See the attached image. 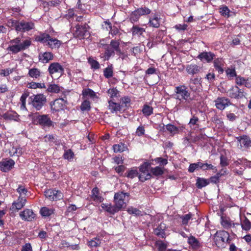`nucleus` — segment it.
<instances>
[{
	"mask_svg": "<svg viewBox=\"0 0 251 251\" xmlns=\"http://www.w3.org/2000/svg\"><path fill=\"white\" fill-rule=\"evenodd\" d=\"M226 73L227 77L230 79L232 78L233 77H236V76H237L235 68H227L226 70Z\"/></svg>",
	"mask_w": 251,
	"mask_h": 251,
	"instance_id": "obj_59",
	"label": "nucleus"
},
{
	"mask_svg": "<svg viewBox=\"0 0 251 251\" xmlns=\"http://www.w3.org/2000/svg\"><path fill=\"white\" fill-rule=\"evenodd\" d=\"M107 93L112 99L117 98L119 97V91L116 89V88L109 89L107 90Z\"/></svg>",
	"mask_w": 251,
	"mask_h": 251,
	"instance_id": "obj_47",
	"label": "nucleus"
},
{
	"mask_svg": "<svg viewBox=\"0 0 251 251\" xmlns=\"http://www.w3.org/2000/svg\"><path fill=\"white\" fill-rule=\"evenodd\" d=\"M65 90L63 88H60L59 86L55 84H51L48 86L47 91L50 93H58L60 92L62 94V91Z\"/></svg>",
	"mask_w": 251,
	"mask_h": 251,
	"instance_id": "obj_33",
	"label": "nucleus"
},
{
	"mask_svg": "<svg viewBox=\"0 0 251 251\" xmlns=\"http://www.w3.org/2000/svg\"><path fill=\"white\" fill-rule=\"evenodd\" d=\"M19 215L22 220L27 221H31L35 217L33 211L29 209H25L21 212Z\"/></svg>",
	"mask_w": 251,
	"mask_h": 251,
	"instance_id": "obj_14",
	"label": "nucleus"
},
{
	"mask_svg": "<svg viewBox=\"0 0 251 251\" xmlns=\"http://www.w3.org/2000/svg\"><path fill=\"white\" fill-rule=\"evenodd\" d=\"M127 211L129 214L138 216H142V212L139 209L132 206L128 207Z\"/></svg>",
	"mask_w": 251,
	"mask_h": 251,
	"instance_id": "obj_51",
	"label": "nucleus"
},
{
	"mask_svg": "<svg viewBox=\"0 0 251 251\" xmlns=\"http://www.w3.org/2000/svg\"><path fill=\"white\" fill-rule=\"evenodd\" d=\"M113 68L112 65L108 66L107 67L105 68L103 70V75L106 78H109L113 76Z\"/></svg>",
	"mask_w": 251,
	"mask_h": 251,
	"instance_id": "obj_48",
	"label": "nucleus"
},
{
	"mask_svg": "<svg viewBox=\"0 0 251 251\" xmlns=\"http://www.w3.org/2000/svg\"><path fill=\"white\" fill-rule=\"evenodd\" d=\"M70 91L68 90H64L62 91V97L56 99L51 104V110L54 111H59L63 110L66 106L67 100H66V96L68 95Z\"/></svg>",
	"mask_w": 251,
	"mask_h": 251,
	"instance_id": "obj_5",
	"label": "nucleus"
},
{
	"mask_svg": "<svg viewBox=\"0 0 251 251\" xmlns=\"http://www.w3.org/2000/svg\"><path fill=\"white\" fill-rule=\"evenodd\" d=\"M166 226L164 223H161L156 228L154 229V233L157 236L162 238L166 237V233L165 230L166 229Z\"/></svg>",
	"mask_w": 251,
	"mask_h": 251,
	"instance_id": "obj_22",
	"label": "nucleus"
},
{
	"mask_svg": "<svg viewBox=\"0 0 251 251\" xmlns=\"http://www.w3.org/2000/svg\"><path fill=\"white\" fill-rule=\"evenodd\" d=\"M230 156L227 155L225 150H221V167H226L229 164Z\"/></svg>",
	"mask_w": 251,
	"mask_h": 251,
	"instance_id": "obj_21",
	"label": "nucleus"
},
{
	"mask_svg": "<svg viewBox=\"0 0 251 251\" xmlns=\"http://www.w3.org/2000/svg\"><path fill=\"white\" fill-rule=\"evenodd\" d=\"M159 127L160 128V130H162L163 131L166 127L167 131L173 135L176 134L179 132L178 127L171 124H168L166 126H165L164 124H161L159 125Z\"/></svg>",
	"mask_w": 251,
	"mask_h": 251,
	"instance_id": "obj_23",
	"label": "nucleus"
},
{
	"mask_svg": "<svg viewBox=\"0 0 251 251\" xmlns=\"http://www.w3.org/2000/svg\"><path fill=\"white\" fill-rule=\"evenodd\" d=\"M143 115L147 117L153 114V109L152 106L148 104H144L142 110Z\"/></svg>",
	"mask_w": 251,
	"mask_h": 251,
	"instance_id": "obj_39",
	"label": "nucleus"
},
{
	"mask_svg": "<svg viewBox=\"0 0 251 251\" xmlns=\"http://www.w3.org/2000/svg\"><path fill=\"white\" fill-rule=\"evenodd\" d=\"M29 103L37 110H40L47 101L46 97L43 94L33 95L29 97Z\"/></svg>",
	"mask_w": 251,
	"mask_h": 251,
	"instance_id": "obj_6",
	"label": "nucleus"
},
{
	"mask_svg": "<svg viewBox=\"0 0 251 251\" xmlns=\"http://www.w3.org/2000/svg\"><path fill=\"white\" fill-rule=\"evenodd\" d=\"M101 243V240L98 237L94 238L89 241L87 245L90 248H97L100 246Z\"/></svg>",
	"mask_w": 251,
	"mask_h": 251,
	"instance_id": "obj_38",
	"label": "nucleus"
},
{
	"mask_svg": "<svg viewBox=\"0 0 251 251\" xmlns=\"http://www.w3.org/2000/svg\"><path fill=\"white\" fill-rule=\"evenodd\" d=\"M16 191L19 194L18 197L26 198L28 195V190L25 185H19L16 189Z\"/></svg>",
	"mask_w": 251,
	"mask_h": 251,
	"instance_id": "obj_37",
	"label": "nucleus"
},
{
	"mask_svg": "<svg viewBox=\"0 0 251 251\" xmlns=\"http://www.w3.org/2000/svg\"><path fill=\"white\" fill-rule=\"evenodd\" d=\"M6 25L11 29H15L17 32L23 33L28 32L35 27L33 22L25 20H16L10 19L7 20Z\"/></svg>",
	"mask_w": 251,
	"mask_h": 251,
	"instance_id": "obj_2",
	"label": "nucleus"
},
{
	"mask_svg": "<svg viewBox=\"0 0 251 251\" xmlns=\"http://www.w3.org/2000/svg\"><path fill=\"white\" fill-rule=\"evenodd\" d=\"M80 109L82 111H88L91 109L90 102L88 100H84L80 105Z\"/></svg>",
	"mask_w": 251,
	"mask_h": 251,
	"instance_id": "obj_53",
	"label": "nucleus"
},
{
	"mask_svg": "<svg viewBox=\"0 0 251 251\" xmlns=\"http://www.w3.org/2000/svg\"><path fill=\"white\" fill-rule=\"evenodd\" d=\"M151 175L150 173H141L139 176V180L142 182L150 179L151 178Z\"/></svg>",
	"mask_w": 251,
	"mask_h": 251,
	"instance_id": "obj_62",
	"label": "nucleus"
},
{
	"mask_svg": "<svg viewBox=\"0 0 251 251\" xmlns=\"http://www.w3.org/2000/svg\"><path fill=\"white\" fill-rule=\"evenodd\" d=\"M109 33L111 34L113 37L117 35H121V33L120 32L118 28L115 26H112V25L110 26V30Z\"/></svg>",
	"mask_w": 251,
	"mask_h": 251,
	"instance_id": "obj_61",
	"label": "nucleus"
},
{
	"mask_svg": "<svg viewBox=\"0 0 251 251\" xmlns=\"http://www.w3.org/2000/svg\"><path fill=\"white\" fill-rule=\"evenodd\" d=\"M53 58V54L50 52H45L39 55V61L43 63H47Z\"/></svg>",
	"mask_w": 251,
	"mask_h": 251,
	"instance_id": "obj_27",
	"label": "nucleus"
},
{
	"mask_svg": "<svg viewBox=\"0 0 251 251\" xmlns=\"http://www.w3.org/2000/svg\"><path fill=\"white\" fill-rule=\"evenodd\" d=\"M221 240L224 242L230 244L231 238H230L229 233L224 230L221 231Z\"/></svg>",
	"mask_w": 251,
	"mask_h": 251,
	"instance_id": "obj_43",
	"label": "nucleus"
},
{
	"mask_svg": "<svg viewBox=\"0 0 251 251\" xmlns=\"http://www.w3.org/2000/svg\"><path fill=\"white\" fill-rule=\"evenodd\" d=\"M201 169L203 171H206L211 170L214 173L216 172L217 169L216 167L214 166L211 164H208L207 163H204L202 162Z\"/></svg>",
	"mask_w": 251,
	"mask_h": 251,
	"instance_id": "obj_56",
	"label": "nucleus"
},
{
	"mask_svg": "<svg viewBox=\"0 0 251 251\" xmlns=\"http://www.w3.org/2000/svg\"><path fill=\"white\" fill-rule=\"evenodd\" d=\"M104 50V57L105 60H108L110 57L114 55L115 51L113 50L112 48L110 47L109 44L106 46Z\"/></svg>",
	"mask_w": 251,
	"mask_h": 251,
	"instance_id": "obj_35",
	"label": "nucleus"
},
{
	"mask_svg": "<svg viewBox=\"0 0 251 251\" xmlns=\"http://www.w3.org/2000/svg\"><path fill=\"white\" fill-rule=\"evenodd\" d=\"M233 13H234L231 11L228 7L226 5H223L221 7V15L226 18H229L231 16Z\"/></svg>",
	"mask_w": 251,
	"mask_h": 251,
	"instance_id": "obj_42",
	"label": "nucleus"
},
{
	"mask_svg": "<svg viewBox=\"0 0 251 251\" xmlns=\"http://www.w3.org/2000/svg\"><path fill=\"white\" fill-rule=\"evenodd\" d=\"M110 47H111L113 50L116 52L118 53H121V49L120 48V42L118 40H112L109 44Z\"/></svg>",
	"mask_w": 251,
	"mask_h": 251,
	"instance_id": "obj_44",
	"label": "nucleus"
},
{
	"mask_svg": "<svg viewBox=\"0 0 251 251\" xmlns=\"http://www.w3.org/2000/svg\"><path fill=\"white\" fill-rule=\"evenodd\" d=\"M6 121H15L19 120V116L14 111H8L1 116Z\"/></svg>",
	"mask_w": 251,
	"mask_h": 251,
	"instance_id": "obj_20",
	"label": "nucleus"
},
{
	"mask_svg": "<svg viewBox=\"0 0 251 251\" xmlns=\"http://www.w3.org/2000/svg\"><path fill=\"white\" fill-rule=\"evenodd\" d=\"M186 70L189 74L194 75L200 72V67L196 64H191L186 66Z\"/></svg>",
	"mask_w": 251,
	"mask_h": 251,
	"instance_id": "obj_29",
	"label": "nucleus"
},
{
	"mask_svg": "<svg viewBox=\"0 0 251 251\" xmlns=\"http://www.w3.org/2000/svg\"><path fill=\"white\" fill-rule=\"evenodd\" d=\"M136 10L140 14V17L149 15L151 12V10L150 9L145 6H141V7L136 9Z\"/></svg>",
	"mask_w": 251,
	"mask_h": 251,
	"instance_id": "obj_46",
	"label": "nucleus"
},
{
	"mask_svg": "<svg viewBox=\"0 0 251 251\" xmlns=\"http://www.w3.org/2000/svg\"><path fill=\"white\" fill-rule=\"evenodd\" d=\"M160 18L157 14L150 17L148 25L149 27L158 28L160 25Z\"/></svg>",
	"mask_w": 251,
	"mask_h": 251,
	"instance_id": "obj_19",
	"label": "nucleus"
},
{
	"mask_svg": "<svg viewBox=\"0 0 251 251\" xmlns=\"http://www.w3.org/2000/svg\"><path fill=\"white\" fill-rule=\"evenodd\" d=\"M41 215L43 217H49L54 213V209L47 207H42L40 210Z\"/></svg>",
	"mask_w": 251,
	"mask_h": 251,
	"instance_id": "obj_41",
	"label": "nucleus"
},
{
	"mask_svg": "<svg viewBox=\"0 0 251 251\" xmlns=\"http://www.w3.org/2000/svg\"><path fill=\"white\" fill-rule=\"evenodd\" d=\"M46 197L50 201H57L62 199L63 195L62 193L58 191L52 189H49L45 191Z\"/></svg>",
	"mask_w": 251,
	"mask_h": 251,
	"instance_id": "obj_11",
	"label": "nucleus"
},
{
	"mask_svg": "<svg viewBox=\"0 0 251 251\" xmlns=\"http://www.w3.org/2000/svg\"><path fill=\"white\" fill-rule=\"evenodd\" d=\"M231 103L230 102L229 100L227 98H221V107H223V109H224L226 106L231 105Z\"/></svg>",
	"mask_w": 251,
	"mask_h": 251,
	"instance_id": "obj_63",
	"label": "nucleus"
},
{
	"mask_svg": "<svg viewBox=\"0 0 251 251\" xmlns=\"http://www.w3.org/2000/svg\"><path fill=\"white\" fill-rule=\"evenodd\" d=\"M202 162L199 161L197 163L190 164L188 168V172L193 173L195 170L201 169Z\"/></svg>",
	"mask_w": 251,
	"mask_h": 251,
	"instance_id": "obj_45",
	"label": "nucleus"
},
{
	"mask_svg": "<svg viewBox=\"0 0 251 251\" xmlns=\"http://www.w3.org/2000/svg\"><path fill=\"white\" fill-rule=\"evenodd\" d=\"M26 202V198L18 197V199L12 203V209L19 210L25 206Z\"/></svg>",
	"mask_w": 251,
	"mask_h": 251,
	"instance_id": "obj_16",
	"label": "nucleus"
},
{
	"mask_svg": "<svg viewBox=\"0 0 251 251\" xmlns=\"http://www.w3.org/2000/svg\"><path fill=\"white\" fill-rule=\"evenodd\" d=\"M173 96L174 99L180 101L179 105L185 109L190 108L191 101L193 100L191 97L188 88L184 85L176 86Z\"/></svg>",
	"mask_w": 251,
	"mask_h": 251,
	"instance_id": "obj_1",
	"label": "nucleus"
},
{
	"mask_svg": "<svg viewBox=\"0 0 251 251\" xmlns=\"http://www.w3.org/2000/svg\"><path fill=\"white\" fill-rule=\"evenodd\" d=\"M131 32L133 36L140 37L146 32V29L138 25H133L131 28Z\"/></svg>",
	"mask_w": 251,
	"mask_h": 251,
	"instance_id": "obj_25",
	"label": "nucleus"
},
{
	"mask_svg": "<svg viewBox=\"0 0 251 251\" xmlns=\"http://www.w3.org/2000/svg\"><path fill=\"white\" fill-rule=\"evenodd\" d=\"M214 56V54L211 52L203 51L200 53L197 58L202 62H206L208 63L213 59Z\"/></svg>",
	"mask_w": 251,
	"mask_h": 251,
	"instance_id": "obj_17",
	"label": "nucleus"
},
{
	"mask_svg": "<svg viewBox=\"0 0 251 251\" xmlns=\"http://www.w3.org/2000/svg\"><path fill=\"white\" fill-rule=\"evenodd\" d=\"M187 242L193 250H198L201 246L199 241L192 235L188 237Z\"/></svg>",
	"mask_w": 251,
	"mask_h": 251,
	"instance_id": "obj_26",
	"label": "nucleus"
},
{
	"mask_svg": "<svg viewBox=\"0 0 251 251\" xmlns=\"http://www.w3.org/2000/svg\"><path fill=\"white\" fill-rule=\"evenodd\" d=\"M89 27V25L86 24L83 25H77L75 26V30L74 32V37L80 39L88 38L90 35Z\"/></svg>",
	"mask_w": 251,
	"mask_h": 251,
	"instance_id": "obj_9",
	"label": "nucleus"
},
{
	"mask_svg": "<svg viewBox=\"0 0 251 251\" xmlns=\"http://www.w3.org/2000/svg\"><path fill=\"white\" fill-rule=\"evenodd\" d=\"M108 108L112 113H121L123 105L119 103L115 102L112 100H109Z\"/></svg>",
	"mask_w": 251,
	"mask_h": 251,
	"instance_id": "obj_15",
	"label": "nucleus"
},
{
	"mask_svg": "<svg viewBox=\"0 0 251 251\" xmlns=\"http://www.w3.org/2000/svg\"><path fill=\"white\" fill-rule=\"evenodd\" d=\"M23 153V149L22 148L19 147H16L12 146L9 151V153L10 156H20L22 155Z\"/></svg>",
	"mask_w": 251,
	"mask_h": 251,
	"instance_id": "obj_30",
	"label": "nucleus"
},
{
	"mask_svg": "<svg viewBox=\"0 0 251 251\" xmlns=\"http://www.w3.org/2000/svg\"><path fill=\"white\" fill-rule=\"evenodd\" d=\"M48 72L50 75L53 77L52 75L55 74H58L59 76L62 75L64 74V69L58 62H53L51 63L48 68Z\"/></svg>",
	"mask_w": 251,
	"mask_h": 251,
	"instance_id": "obj_10",
	"label": "nucleus"
},
{
	"mask_svg": "<svg viewBox=\"0 0 251 251\" xmlns=\"http://www.w3.org/2000/svg\"><path fill=\"white\" fill-rule=\"evenodd\" d=\"M126 148L125 145L122 143L115 144L113 146V149L115 152H122L125 151Z\"/></svg>",
	"mask_w": 251,
	"mask_h": 251,
	"instance_id": "obj_54",
	"label": "nucleus"
},
{
	"mask_svg": "<svg viewBox=\"0 0 251 251\" xmlns=\"http://www.w3.org/2000/svg\"><path fill=\"white\" fill-rule=\"evenodd\" d=\"M189 86L190 89L195 92L199 91L201 86V78H192L190 80Z\"/></svg>",
	"mask_w": 251,
	"mask_h": 251,
	"instance_id": "obj_18",
	"label": "nucleus"
},
{
	"mask_svg": "<svg viewBox=\"0 0 251 251\" xmlns=\"http://www.w3.org/2000/svg\"><path fill=\"white\" fill-rule=\"evenodd\" d=\"M82 94L84 96H88L92 99L97 98L96 93L91 89L87 88L83 90Z\"/></svg>",
	"mask_w": 251,
	"mask_h": 251,
	"instance_id": "obj_50",
	"label": "nucleus"
},
{
	"mask_svg": "<svg viewBox=\"0 0 251 251\" xmlns=\"http://www.w3.org/2000/svg\"><path fill=\"white\" fill-rule=\"evenodd\" d=\"M150 166V164L148 162H145L140 166L139 170L141 173H150L149 171V168Z\"/></svg>",
	"mask_w": 251,
	"mask_h": 251,
	"instance_id": "obj_60",
	"label": "nucleus"
},
{
	"mask_svg": "<svg viewBox=\"0 0 251 251\" xmlns=\"http://www.w3.org/2000/svg\"><path fill=\"white\" fill-rule=\"evenodd\" d=\"M88 63L90 64L92 68L95 70L100 68V64L96 60H94L92 57H89L88 59Z\"/></svg>",
	"mask_w": 251,
	"mask_h": 251,
	"instance_id": "obj_57",
	"label": "nucleus"
},
{
	"mask_svg": "<svg viewBox=\"0 0 251 251\" xmlns=\"http://www.w3.org/2000/svg\"><path fill=\"white\" fill-rule=\"evenodd\" d=\"M63 156L65 159L71 161L74 157V153L71 149L66 150H65Z\"/></svg>",
	"mask_w": 251,
	"mask_h": 251,
	"instance_id": "obj_52",
	"label": "nucleus"
},
{
	"mask_svg": "<svg viewBox=\"0 0 251 251\" xmlns=\"http://www.w3.org/2000/svg\"><path fill=\"white\" fill-rule=\"evenodd\" d=\"M29 94V92H25L22 94V95L21 96V97L20 98V101L22 103L21 107L22 108H25L26 99L28 97Z\"/></svg>",
	"mask_w": 251,
	"mask_h": 251,
	"instance_id": "obj_58",
	"label": "nucleus"
},
{
	"mask_svg": "<svg viewBox=\"0 0 251 251\" xmlns=\"http://www.w3.org/2000/svg\"><path fill=\"white\" fill-rule=\"evenodd\" d=\"M31 44L30 39L22 40L20 37H17L9 41V45L7 48L9 53L17 54V53L25 50Z\"/></svg>",
	"mask_w": 251,
	"mask_h": 251,
	"instance_id": "obj_3",
	"label": "nucleus"
},
{
	"mask_svg": "<svg viewBox=\"0 0 251 251\" xmlns=\"http://www.w3.org/2000/svg\"><path fill=\"white\" fill-rule=\"evenodd\" d=\"M237 141L239 143L240 148L246 149L251 147V139L247 135H243L236 137Z\"/></svg>",
	"mask_w": 251,
	"mask_h": 251,
	"instance_id": "obj_13",
	"label": "nucleus"
},
{
	"mask_svg": "<svg viewBox=\"0 0 251 251\" xmlns=\"http://www.w3.org/2000/svg\"><path fill=\"white\" fill-rule=\"evenodd\" d=\"M140 17V14L136 9L131 12L128 16L129 21L133 24L138 22Z\"/></svg>",
	"mask_w": 251,
	"mask_h": 251,
	"instance_id": "obj_40",
	"label": "nucleus"
},
{
	"mask_svg": "<svg viewBox=\"0 0 251 251\" xmlns=\"http://www.w3.org/2000/svg\"><path fill=\"white\" fill-rule=\"evenodd\" d=\"M209 184V181L208 179H206L204 178L197 177L196 180V185L199 189H201L202 188L205 187Z\"/></svg>",
	"mask_w": 251,
	"mask_h": 251,
	"instance_id": "obj_32",
	"label": "nucleus"
},
{
	"mask_svg": "<svg viewBox=\"0 0 251 251\" xmlns=\"http://www.w3.org/2000/svg\"><path fill=\"white\" fill-rule=\"evenodd\" d=\"M126 197L128 198L129 197V194L128 193L120 192L116 193L114 195V204L119 210V211L126 207V203L125 202Z\"/></svg>",
	"mask_w": 251,
	"mask_h": 251,
	"instance_id": "obj_7",
	"label": "nucleus"
},
{
	"mask_svg": "<svg viewBox=\"0 0 251 251\" xmlns=\"http://www.w3.org/2000/svg\"><path fill=\"white\" fill-rule=\"evenodd\" d=\"M221 224L226 229L230 228L232 226V221L229 217L221 216Z\"/></svg>",
	"mask_w": 251,
	"mask_h": 251,
	"instance_id": "obj_34",
	"label": "nucleus"
},
{
	"mask_svg": "<svg viewBox=\"0 0 251 251\" xmlns=\"http://www.w3.org/2000/svg\"><path fill=\"white\" fill-rule=\"evenodd\" d=\"M241 226L243 230L245 231H249L251 228V222L246 217L241 218Z\"/></svg>",
	"mask_w": 251,
	"mask_h": 251,
	"instance_id": "obj_31",
	"label": "nucleus"
},
{
	"mask_svg": "<svg viewBox=\"0 0 251 251\" xmlns=\"http://www.w3.org/2000/svg\"><path fill=\"white\" fill-rule=\"evenodd\" d=\"M92 199L98 203L101 202L103 201V198L100 195L99 191L97 187L94 188L92 190Z\"/></svg>",
	"mask_w": 251,
	"mask_h": 251,
	"instance_id": "obj_28",
	"label": "nucleus"
},
{
	"mask_svg": "<svg viewBox=\"0 0 251 251\" xmlns=\"http://www.w3.org/2000/svg\"><path fill=\"white\" fill-rule=\"evenodd\" d=\"M158 251H164L167 248V245L162 241H158L156 242Z\"/></svg>",
	"mask_w": 251,
	"mask_h": 251,
	"instance_id": "obj_64",
	"label": "nucleus"
},
{
	"mask_svg": "<svg viewBox=\"0 0 251 251\" xmlns=\"http://www.w3.org/2000/svg\"><path fill=\"white\" fill-rule=\"evenodd\" d=\"M151 172L152 175L155 176H161L164 173V168L157 166L155 167L151 168Z\"/></svg>",
	"mask_w": 251,
	"mask_h": 251,
	"instance_id": "obj_49",
	"label": "nucleus"
},
{
	"mask_svg": "<svg viewBox=\"0 0 251 251\" xmlns=\"http://www.w3.org/2000/svg\"><path fill=\"white\" fill-rule=\"evenodd\" d=\"M33 122L35 125H39L43 127H50L52 126L53 122L47 115H42L34 116Z\"/></svg>",
	"mask_w": 251,
	"mask_h": 251,
	"instance_id": "obj_8",
	"label": "nucleus"
},
{
	"mask_svg": "<svg viewBox=\"0 0 251 251\" xmlns=\"http://www.w3.org/2000/svg\"><path fill=\"white\" fill-rule=\"evenodd\" d=\"M35 40L46 45L50 48L58 49L62 44V42L56 38H52L49 34L42 33L35 37Z\"/></svg>",
	"mask_w": 251,
	"mask_h": 251,
	"instance_id": "obj_4",
	"label": "nucleus"
},
{
	"mask_svg": "<svg viewBox=\"0 0 251 251\" xmlns=\"http://www.w3.org/2000/svg\"><path fill=\"white\" fill-rule=\"evenodd\" d=\"M102 208L110 214H114L115 213L119 211L115 204L112 205L108 203H102L101 205Z\"/></svg>",
	"mask_w": 251,
	"mask_h": 251,
	"instance_id": "obj_24",
	"label": "nucleus"
},
{
	"mask_svg": "<svg viewBox=\"0 0 251 251\" xmlns=\"http://www.w3.org/2000/svg\"><path fill=\"white\" fill-rule=\"evenodd\" d=\"M41 74V72L40 70L37 68H33L29 69L28 72V75L34 78L37 79L40 77Z\"/></svg>",
	"mask_w": 251,
	"mask_h": 251,
	"instance_id": "obj_36",
	"label": "nucleus"
},
{
	"mask_svg": "<svg viewBox=\"0 0 251 251\" xmlns=\"http://www.w3.org/2000/svg\"><path fill=\"white\" fill-rule=\"evenodd\" d=\"M15 165V162L10 158H3L0 161V170L3 172L9 171Z\"/></svg>",
	"mask_w": 251,
	"mask_h": 251,
	"instance_id": "obj_12",
	"label": "nucleus"
},
{
	"mask_svg": "<svg viewBox=\"0 0 251 251\" xmlns=\"http://www.w3.org/2000/svg\"><path fill=\"white\" fill-rule=\"evenodd\" d=\"M138 175V170L136 169H131V170H128L126 174V177L130 178H133L135 177H136Z\"/></svg>",
	"mask_w": 251,
	"mask_h": 251,
	"instance_id": "obj_55",
	"label": "nucleus"
}]
</instances>
